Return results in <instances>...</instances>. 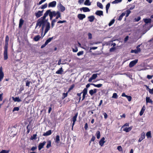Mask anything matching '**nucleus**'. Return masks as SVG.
Returning a JSON list of instances; mask_svg holds the SVG:
<instances>
[{
	"label": "nucleus",
	"mask_w": 153,
	"mask_h": 153,
	"mask_svg": "<svg viewBox=\"0 0 153 153\" xmlns=\"http://www.w3.org/2000/svg\"><path fill=\"white\" fill-rule=\"evenodd\" d=\"M48 21V19H46L41 17L37 21L35 28H36L38 26H39V28L42 25L41 30L42 31H43L44 28L45 27V28L44 32V35H45L50 28V23Z\"/></svg>",
	"instance_id": "f257e3e1"
},
{
	"label": "nucleus",
	"mask_w": 153,
	"mask_h": 153,
	"mask_svg": "<svg viewBox=\"0 0 153 153\" xmlns=\"http://www.w3.org/2000/svg\"><path fill=\"white\" fill-rule=\"evenodd\" d=\"M57 11H51V10H47L44 13L43 17H42L43 19H45L46 17L49 15L50 17V19L51 20L53 17H55L56 15Z\"/></svg>",
	"instance_id": "f03ea898"
},
{
	"label": "nucleus",
	"mask_w": 153,
	"mask_h": 153,
	"mask_svg": "<svg viewBox=\"0 0 153 153\" xmlns=\"http://www.w3.org/2000/svg\"><path fill=\"white\" fill-rule=\"evenodd\" d=\"M57 8L58 10L62 12L64 11L65 10V7L62 5L60 2L58 4Z\"/></svg>",
	"instance_id": "7ed1b4c3"
},
{
	"label": "nucleus",
	"mask_w": 153,
	"mask_h": 153,
	"mask_svg": "<svg viewBox=\"0 0 153 153\" xmlns=\"http://www.w3.org/2000/svg\"><path fill=\"white\" fill-rule=\"evenodd\" d=\"M138 60L135 59L130 62L129 65V66L130 68H131L135 65L137 62Z\"/></svg>",
	"instance_id": "20e7f679"
},
{
	"label": "nucleus",
	"mask_w": 153,
	"mask_h": 153,
	"mask_svg": "<svg viewBox=\"0 0 153 153\" xmlns=\"http://www.w3.org/2000/svg\"><path fill=\"white\" fill-rule=\"evenodd\" d=\"M56 2L55 1H53L49 3L48 4L49 7H56Z\"/></svg>",
	"instance_id": "39448f33"
},
{
	"label": "nucleus",
	"mask_w": 153,
	"mask_h": 153,
	"mask_svg": "<svg viewBox=\"0 0 153 153\" xmlns=\"http://www.w3.org/2000/svg\"><path fill=\"white\" fill-rule=\"evenodd\" d=\"M98 74H94L92 76L88 79V81L91 82L92 80L95 79L97 77V75Z\"/></svg>",
	"instance_id": "423d86ee"
},
{
	"label": "nucleus",
	"mask_w": 153,
	"mask_h": 153,
	"mask_svg": "<svg viewBox=\"0 0 153 153\" xmlns=\"http://www.w3.org/2000/svg\"><path fill=\"white\" fill-rule=\"evenodd\" d=\"M4 76V74L3 72L2 71V68L1 67L0 68V82H1Z\"/></svg>",
	"instance_id": "0eeeda50"
},
{
	"label": "nucleus",
	"mask_w": 153,
	"mask_h": 153,
	"mask_svg": "<svg viewBox=\"0 0 153 153\" xmlns=\"http://www.w3.org/2000/svg\"><path fill=\"white\" fill-rule=\"evenodd\" d=\"M43 11V10L42 11H39L35 13V16L37 18L39 17L42 15Z\"/></svg>",
	"instance_id": "6e6552de"
},
{
	"label": "nucleus",
	"mask_w": 153,
	"mask_h": 153,
	"mask_svg": "<svg viewBox=\"0 0 153 153\" xmlns=\"http://www.w3.org/2000/svg\"><path fill=\"white\" fill-rule=\"evenodd\" d=\"M85 14H79L77 15L78 18L81 20H82L83 19L85 18Z\"/></svg>",
	"instance_id": "1a4fd4ad"
},
{
	"label": "nucleus",
	"mask_w": 153,
	"mask_h": 153,
	"mask_svg": "<svg viewBox=\"0 0 153 153\" xmlns=\"http://www.w3.org/2000/svg\"><path fill=\"white\" fill-rule=\"evenodd\" d=\"M4 60H6L8 58L7 55V50H4Z\"/></svg>",
	"instance_id": "9d476101"
},
{
	"label": "nucleus",
	"mask_w": 153,
	"mask_h": 153,
	"mask_svg": "<svg viewBox=\"0 0 153 153\" xmlns=\"http://www.w3.org/2000/svg\"><path fill=\"white\" fill-rule=\"evenodd\" d=\"M46 143V142L44 141L42 143H40L39 144L38 146V149L39 150H40L45 145Z\"/></svg>",
	"instance_id": "9b49d317"
},
{
	"label": "nucleus",
	"mask_w": 153,
	"mask_h": 153,
	"mask_svg": "<svg viewBox=\"0 0 153 153\" xmlns=\"http://www.w3.org/2000/svg\"><path fill=\"white\" fill-rule=\"evenodd\" d=\"M105 139V138L104 137H103L100 141L99 143L101 146H103L104 144L105 143V141H104Z\"/></svg>",
	"instance_id": "f8f14e48"
},
{
	"label": "nucleus",
	"mask_w": 153,
	"mask_h": 153,
	"mask_svg": "<svg viewBox=\"0 0 153 153\" xmlns=\"http://www.w3.org/2000/svg\"><path fill=\"white\" fill-rule=\"evenodd\" d=\"M145 134L144 133H143L141 134L140 137L138 140V142H141L143 139L145 138Z\"/></svg>",
	"instance_id": "ddd939ff"
},
{
	"label": "nucleus",
	"mask_w": 153,
	"mask_h": 153,
	"mask_svg": "<svg viewBox=\"0 0 153 153\" xmlns=\"http://www.w3.org/2000/svg\"><path fill=\"white\" fill-rule=\"evenodd\" d=\"M95 14L97 15L101 16L103 15V12L101 10H97Z\"/></svg>",
	"instance_id": "4468645a"
},
{
	"label": "nucleus",
	"mask_w": 153,
	"mask_h": 153,
	"mask_svg": "<svg viewBox=\"0 0 153 153\" xmlns=\"http://www.w3.org/2000/svg\"><path fill=\"white\" fill-rule=\"evenodd\" d=\"M146 103L147 104L148 103H150L151 104H152L153 103L152 100L149 97H146Z\"/></svg>",
	"instance_id": "2eb2a0df"
},
{
	"label": "nucleus",
	"mask_w": 153,
	"mask_h": 153,
	"mask_svg": "<svg viewBox=\"0 0 153 153\" xmlns=\"http://www.w3.org/2000/svg\"><path fill=\"white\" fill-rule=\"evenodd\" d=\"M132 127L131 126L130 127H126L123 129V131H126V132H129L132 129Z\"/></svg>",
	"instance_id": "dca6fc26"
},
{
	"label": "nucleus",
	"mask_w": 153,
	"mask_h": 153,
	"mask_svg": "<svg viewBox=\"0 0 153 153\" xmlns=\"http://www.w3.org/2000/svg\"><path fill=\"white\" fill-rule=\"evenodd\" d=\"M12 99L15 102H19L22 101L20 99L19 97H12Z\"/></svg>",
	"instance_id": "f3484780"
},
{
	"label": "nucleus",
	"mask_w": 153,
	"mask_h": 153,
	"mask_svg": "<svg viewBox=\"0 0 153 153\" xmlns=\"http://www.w3.org/2000/svg\"><path fill=\"white\" fill-rule=\"evenodd\" d=\"M81 10H82L84 12H89L90 11V9L87 7H83L80 9Z\"/></svg>",
	"instance_id": "a211bd4d"
},
{
	"label": "nucleus",
	"mask_w": 153,
	"mask_h": 153,
	"mask_svg": "<svg viewBox=\"0 0 153 153\" xmlns=\"http://www.w3.org/2000/svg\"><path fill=\"white\" fill-rule=\"evenodd\" d=\"M52 133L51 132V130H49L47 131H46V132L44 133L43 134V135L44 136H48L49 135H50Z\"/></svg>",
	"instance_id": "6ab92c4d"
},
{
	"label": "nucleus",
	"mask_w": 153,
	"mask_h": 153,
	"mask_svg": "<svg viewBox=\"0 0 153 153\" xmlns=\"http://www.w3.org/2000/svg\"><path fill=\"white\" fill-rule=\"evenodd\" d=\"M63 72V70H62V67H61L59 68V70L56 72V73L57 74H62Z\"/></svg>",
	"instance_id": "aec40b11"
},
{
	"label": "nucleus",
	"mask_w": 153,
	"mask_h": 153,
	"mask_svg": "<svg viewBox=\"0 0 153 153\" xmlns=\"http://www.w3.org/2000/svg\"><path fill=\"white\" fill-rule=\"evenodd\" d=\"M54 39L55 38H54L53 36L52 37L49 38L48 39L46 40L45 42L46 43V44H48L52 40Z\"/></svg>",
	"instance_id": "412c9836"
},
{
	"label": "nucleus",
	"mask_w": 153,
	"mask_h": 153,
	"mask_svg": "<svg viewBox=\"0 0 153 153\" xmlns=\"http://www.w3.org/2000/svg\"><path fill=\"white\" fill-rule=\"evenodd\" d=\"M55 19H57L61 17V13L59 11H57Z\"/></svg>",
	"instance_id": "4be33fe9"
},
{
	"label": "nucleus",
	"mask_w": 153,
	"mask_h": 153,
	"mask_svg": "<svg viewBox=\"0 0 153 153\" xmlns=\"http://www.w3.org/2000/svg\"><path fill=\"white\" fill-rule=\"evenodd\" d=\"M88 18L89 19V21L91 22H93L94 19V17L93 16H91L88 17Z\"/></svg>",
	"instance_id": "5701e85b"
},
{
	"label": "nucleus",
	"mask_w": 153,
	"mask_h": 153,
	"mask_svg": "<svg viewBox=\"0 0 153 153\" xmlns=\"http://www.w3.org/2000/svg\"><path fill=\"white\" fill-rule=\"evenodd\" d=\"M24 22V21L22 19H20L19 24V28H20L22 27L23 24Z\"/></svg>",
	"instance_id": "b1692460"
},
{
	"label": "nucleus",
	"mask_w": 153,
	"mask_h": 153,
	"mask_svg": "<svg viewBox=\"0 0 153 153\" xmlns=\"http://www.w3.org/2000/svg\"><path fill=\"white\" fill-rule=\"evenodd\" d=\"M91 85L97 88H100L102 85L101 84H98L96 85L94 83H91Z\"/></svg>",
	"instance_id": "393cba45"
},
{
	"label": "nucleus",
	"mask_w": 153,
	"mask_h": 153,
	"mask_svg": "<svg viewBox=\"0 0 153 153\" xmlns=\"http://www.w3.org/2000/svg\"><path fill=\"white\" fill-rule=\"evenodd\" d=\"M125 13H123L121 14L119 16L118 19V20L119 21H121L122 19L123 16L125 15Z\"/></svg>",
	"instance_id": "a878e982"
},
{
	"label": "nucleus",
	"mask_w": 153,
	"mask_h": 153,
	"mask_svg": "<svg viewBox=\"0 0 153 153\" xmlns=\"http://www.w3.org/2000/svg\"><path fill=\"white\" fill-rule=\"evenodd\" d=\"M41 37L39 35L35 36L34 38V40L35 41H38L40 38Z\"/></svg>",
	"instance_id": "bb28decb"
},
{
	"label": "nucleus",
	"mask_w": 153,
	"mask_h": 153,
	"mask_svg": "<svg viewBox=\"0 0 153 153\" xmlns=\"http://www.w3.org/2000/svg\"><path fill=\"white\" fill-rule=\"evenodd\" d=\"M97 5L98 7L101 9H102L103 8V6L102 4L99 2H97Z\"/></svg>",
	"instance_id": "cd10ccee"
},
{
	"label": "nucleus",
	"mask_w": 153,
	"mask_h": 153,
	"mask_svg": "<svg viewBox=\"0 0 153 153\" xmlns=\"http://www.w3.org/2000/svg\"><path fill=\"white\" fill-rule=\"evenodd\" d=\"M84 4L86 5L89 6L91 5V2H90L89 0H85Z\"/></svg>",
	"instance_id": "c85d7f7f"
},
{
	"label": "nucleus",
	"mask_w": 153,
	"mask_h": 153,
	"mask_svg": "<svg viewBox=\"0 0 153 153\" xmlns=\"http://www.w3.org/2000/svg\"><path fill=\"white\" fill-rule=\"evenodd\" d=\"M144 22L146 23H150L151 22V19H144Z\"/></svg>",
	"instance_id": "c756f323"
},
{
	"label": "nucleus",
	"mask_w": 153,
	"mask_h": 153,
	"mask_svg": "<svg viewBox=\"0 0 153 153\" xmlns=\"http://www.w3.org/2000/svg\"><path fill=\"white\" fill-rule=\"evenodd\" d=\"M51 146V140H48V141L46 148L47 149L49 148Z\"/></svg>",
	"instance_id": "7c9ffc66"
},
{
	"label": "nucleus",
	"mask_w": 153,
	"mask_h": 153,
	"mask_svg": "<svg viewBox=\"0 0 153 153\" xmlns=\"http://www.w3.org/2000/svg\"><path fill=\"white\" fill-rule=\"evenodd\" d=\"M60 140L59 139V136L58 135H57L56 136V138L55 140V142L56 143H59V141Z\"/></svg>",
	"instance_id": "2f4dec72"
},
{
	"label": "nucleus",
	"mask_w": 153,
	"mask_h": 153,
	"mask_svg": "<svg viewBox=\"0 0 153 153\" xmlns=\"http://www.w3.org/2000/svg\"><path fill=\"white\" fill-rule=\"evenodd\" d=\"M146 86L147 89L148 90L149 92L151 94H153V88L152 89H151L149 88L146 85Z\"/></svg>",
	"instance_id": "473e14b6"
},
{
	"label": "nucleus",
	"mask_w": 153,
	"mask_h": 153,
	"mask_svg": "<svg viewBox=\"0 0 153 153\" xmlns=\"http://www.w3.org/2000/svg\"><path fill=\"white\" fill-rule=\"evenodd\" d=\"M110 3H108V4H107L106 6V13H108V10L110 7Z\"/></svg>",
	"instance_id": "72a5a7b5"
},
{
	"label": "nucleus",
	"mask_w": 153,
	"mask_h": 153,
	"mask_svg": "<svg viewBox=\"0 0 153 153\" xmlns=\"http://www.w3.org/2000/svg\"><path fill=\"white\" fill-rule=\"evenodd\" d=\"M78 115V113H77L72 118V121L74 122H75L76 121V118Z\"/></svg>",
	"instance_id": "f704fd0d"
},
{
	"label": "nucleus",
	"mask_w": 153,
	"mask_h": 153,
	"mask_svg": "<svg viewBox=\"0 0 153 153\" xmlns=\"http://www.w3.org/2000/svg\"><path fill=\"white\" fill-rule=\"evenodd\" d=\"M87 88H85L83 89L82 92L83 94L86 95L87 93Z\"/></svg>",
	"instance_id": "c9c22d12"
},
{
	"label": "nucleus",
	"mask_w": 153,
	"mask_h": 153,
	"mask_svg": "<svg viewBox=\"0 0 153 153\" xmlns=\"http://www.w3.org/2000/svg\"><path fill=\"white\" fill-rule=\"evenodd\" d=\"M146 136L148 138L151 137V131H149L147 132L146 134Z\"/></svg>",
	"instance_id": "e433bc0d"
},
{
	"label": "nucleus",
	"mask_w": 153,
	"mask_h": 153,
	"mask_svg": "<svg viewBox=\"0 0 153 153\" xmlns=\"http://www.w3.org/2000/svg\"><path fill=\"white\" fill-rule=\"evenodd\" d=\"M96 135H97V137L98 139H99L100 138V132L99 131H97L96 133Z\"/></svg>",
	"instance_id": "4c0bfd02"
},
{
	"label": "nucleus",
	"mask_w": 153,
	"mask_h": 153,
	"mask_svg": "<svg viewBox=\"0 0 153 153\" xmlns=\"http://www.w3.org/2000/svg\"><path fill=\"white\" fill-rule=\"evenodd\" d=\"M122 1V0H115L112 2V3L113 4L118 3L121 2Z\"/></svg>",
	"instance_id": "58836bf2"
},
{
	"label": "nucleus",
	"mask_w": 153,
	"mask_h": 153,
	"mask_svg": "<svg viewBox=\"0 0 153 153\" xmlns=\"http://www.w3.org/2000/svg\"><path fill=\"white\" fill-rule=\"evenodd\" d=\"M8 42H5V45L4 48V50H7Z\"/></svg>",
	"instance_id": "ea45409f"
},
{
	"label": "nucleus",
	"mask_w": 153,
	"mask_h": 153,
	"mask_svg": "<svg viewBox=\"0 0 153 153\" xmlns=\"http://www.w3.org/2000/svg\"><path fill=\"white\" fill-rule=\"evenodd\" d=\"M140 45H138L136 48V50L138 51V52H140L141 51V50L140 47Z\"/></svg>",
	"instance_id": "a19ab883"
},
{
	"label": "nucleus",
	"mask_w": 153,
	"mask_h": 153,
	"mask_svg": "<svg viewBox=\"0 0 153 153\" xmlns=\"http://www.w3.org/2000/svg\"><path fill=\"white\" fill-rule=\"evenodd\" d=\"M9 150H2L0 152V153H9Z\"/></svg>",
	"instance_id": "79ce46f5"
},
{
	"label": "nucleus",
	"mask_w": 153,
	"mask_h": 153,
	"mask_svg": "<svg viewBox=\"0 0 153 153\" xmlns=\"http://www.w3.org/2000/svg\"><path fill=\"white\" fill-rule=\"evenodd\" d=\"M114 21L115 20L114 19L112 20L108 24V25L110 26H111L114 23Z\"/></svg>",
	"instance_id": "37998d69"
},
{
	"label": "nucleus",
	"mask_w": 153,
	"mask_h": 153,
	"mask_svg": "<svg viewBox=\"0 0 153 153\" xmlns=\"http://www.w3.org/2000/svg\"><path fill=\"white\" fill-rule=\"evenodd\" d=\"M112 98L117 99L118 98V96L116 93H114L112 97Z\"/></svg>",
	"instance_id": "c03bdc74"
},
{
	"label": "nucleus",
	"mask_w": 153,
	"mask_h": 153,
	"mask_svg": "<svg viewBox=\"0 0 153 153\" xmlns=\"http://www.w3.org/2000/svg\"><path fill=\"white\" fill-rule=\"evenodd\" d=\"M37 136V135L36 134H34L33 136H32L31 137V140H35L36 139V137Z\"/></svg>",
	"instance_id": "a18cd8bd"
},
{
	"label": "nucleus",
	"mask_w": 153,
	"mask_h": 153,
	"mask_svg": "<svg viewBox=\"0 0 153 153\" xmlns=\"http://www.w3.org/2000/svg\"><path fill=\"white\" fill-rule=\"evenodd\" d=\"M48 6L47 4V3L45 4L44 5L42 6L41 8L42 9H44L47 7Z\"/></svg>",
	"instance_id": "49530a36"
},
{
	"label": "nucleus",
	"mask_w": 153,
	"mask_h": 153,
	"mask_svg": "<svg viewBox=\"0 0 153 153\" xmlns=\"http://www.w3.org/2000/svg\"><path fill=\"white\" fill-rule=\"evenodd\" d=\"M97 48V47H91L90 48V50L89 52H91V50H96Z\"/></svg>",
	"instance_id": "de8ad7c7"
},
{
	"label": "nucleus",
	"mask_w": 153,
	"mask_h": 153,
	"mask_svg": "<svg viewBox=\"0 0 153 153\" xmlns=\"http://www.w3.org/2000/svg\"><path fill=\"white\" fill-rule=\"evenodd\" d=\"M29 127V125H27V127H26V129L27 130V134H28L30 131V128Z\"/></svg>",
	"instance_id": "09e8293b"
},
{
	"label": "nucleus",
	"mask_w": 153,
	"mask_h": 153,
	"mask_svg": "<svg viewBox=\"0 0 153 153\" xmlns=\"http://www.w3.org/2000/svg\"><path fill=\"white\" fill-rule=\"evenodd\" d=\"M19 107H15L13 110V112H14V111H19Z\"/></svg>",
	"instance_id": "8fccbe9b"
},
{
	"label": "nucleus",
	"mask_w": 153,
	"mask_h": 153,
	"mask_svg": "<svg viewBox=\"0 0 153 153\" xmlns=\"http://www.w3.org/2000/svg\"><path fill=\"white\" fill-rule=\"evenodd\" d=\"M117 149L120 152L123 151L122 148L121 146H118L117 147Z\"/></svg>",
	"instance_id": "3c124183"
},
{
	"label": "nucleus",
	"mask_w": 153,
	"mask_h": 153,
	"mask_svg": "<svg viewBox=\"0 0 153 153\" xmlns=\"http://www.w3.org/2000/svg\"><path fill=\"white\" fill-rule=\"evenodd\" d=\"M128 101H130L131 100V97L130 96H127L126 97Z\"/></svg>",
	"instance_id": "603ef678"
},
{
	"label": "nucleus",
	"mask_w": 153,
	"mask_h": 153,
	"mask_svg": "<svg viewBox=\"0 0 153 153\" xmlns=\"http://www.w3.org/2000/svg\"><path fill=\"white\" fill-rule=\"evenodd\" d=\"M140 16H138L137 18H135L134 19V21L135 22H138L140 19Z\"/></svg>",
	"instance_id": "864d4df0"
},
{
	"label": "nucleus",
	"mask_w": 153,
	"mask_h": 153,
	"mask_svg": "<svg viewBox=\"0 0 153 153\" xmlns=\"http://www.w3.org/2000/svg\"><path fill=\"white\" fill-rule=\"evenodd\" d=\"M88 39H91L92 38V34L90 33H88Z\"/></svg>",
	"instance_id": "5fc2aeb1"
},
{
	"label": "nucleus",
	"mask_w": 153,
	"mask_h": 153,
	"mask_svg": "<svg viewBox=\"0 0 153 153\" xmlns=\"http://www.w3.org/2000/svg\"><path fill=\"white\" fill-rule=\"evenodd\" d=\"M89 93L91 96H92L94 94H95L92 89L91 90L89 91Z\"/></svg>",
	"instance_id": "6e6d98bb"
},
{
	"label": "nucleus",
	"mask_w": 153,
	"mask_h": 153,
	"mask_svg": "<svg viewBox=\"0 0 153 153\" xmlns=\"http://www.w3.org/2000/svg\"><path fill=\"white\" fill-rule=\"evenodd\" d=\"M83 53V51H79L77 53V55L78 56H80V55H82Z\"/></svg>",
	"instance_id": "4d7b16f0"
},
{
	"label": "nucleus",
	"mask_w": 153,
	"mask_h": 153,
	"mask_svg": "<svg viewBox=\"0 0 153 153\" xmlns=\"http://www.w3.org/2000/svg\"><path fill=\"white\" fill-rule=\"evenodd\" d=\"M68 95V93H63V97H62V99H64Z\"/></svg>",
	"instance_id": "13d9d810"
},
{
	"label": "nucleus",
	"mask_w": 153,
	"mask_h": 153,
	"mask_svg": "<svg viewBox=\"0 0 153 153\" xmlns=\"http://www.w3.org/2000/svg\"><path fill=\"white\" fill-rule=\"evenodd\" d=\"M95 137L94 136H93L92 137V138H91V140L89 142L90 144L91 143V141H94V140H95Z\"/></svg>",
	"instance_id": "bf43d9fd"
},
{
	"label": "nucleus",
	"mask_w": 153,
	"mask_h": 153,
	"mask_svg": "<svg viewBox=\"0 0 153 153\" xmlns=\"http://www.w3.org/2000/svg\"><path fill=\"white\" fill-rule=\"evenodd\" d=\"M74 87V85H71V86L69 88L68 91H70L71 90H72L73 88Z\"/></svg>",
	"instance_id": "052dcab7"
},
{
	"label": "nucleus",
	"mask_w": 153,
	"mask_h": 153,
	"mask_svg": "<svg viewBox=\"0 0 153 153\" xmlns=\"http://www.w3.org/2000/svg\"><path fill=\"white\" fill-rule=\"evenodd\" d=\"M46 0H41L39 3L38 4V5H40L42 4V3L45 2L46 1Z\"/></svg>",
	"instance_id": "680f3d73"
},
{
	"label": "nucleus",
	"mask_w": 153,
	"mask_h": 153,
	"mask_svg": "<svg viewBox=\"0 0 153 153\" xmlns=\"http://www.w3.org/2000/svg\"><path fill=\"white\" fill-rule=\"evenodd\" d=\"M30 83H31V82L30 81H26V86H28V87H29L30 85Z\"/></svg>",
	"instance_id": "e2e57ef3"
},
{
	"label": "nucleus",
	"mask_w": 153,
	"mask_h": 153,
	"mask_svg": "<svg viewBox=\"0 0 153 153\" xmlns=\"http://www.w3.org/2000/svg\"><path fill=\"white\" fill-rule=\"evenodd\" d=\"M131 52L132 53H138V51L136 50V49L134 50H132L131 51Z\"/></svg>",
	"instance_id": "0e129e2a"
},
{
	"label": "nucleus",
	"mask_w": 153,
	"mask_h": 153,
	"mask_svg": "<svg viewBox=\"0 0 153 153\" xmlns=\"http://www.w3.org/2000/svg\"><path fill=\"white\" fill-rule=\"evenodd\" d=\"M65 22H66V21L65 20H63V21L59 20L57 22V23H65Z\"/></svg>",
	"instance_id": "69168bd1"
},
{
	"label": "nucleus",
	"mask_w": 153,
	"mask_h": 153,
	"mask_svg": "<svg viewBox=\"0 0 153 153\" xmlns=\"http://www.w3.org/2000/svg\"><path fill=\"white\" fill-rule=\"evenodd\" d=\"M37 148V147L36 146H33L32 148H31V150H32L33 151H34Z\"/></svg>",
	"instance_id": "338daca9"
},
{
	"label": "nucleus",
	"mask_w": 153,
	"mask_h": 153,
	"mask_svg": "<svg viewBox=\"0 0 153 153\" xmlns=\"http://www.w3.org/2000/svg\"><path fill=\"white\" fill-rule=\"evenodd\" d=\"M115 48L112 47L110 49L109 51L110 52H112L113 51L115 50Z\"/></svg>",
	"instance_id": "774afa93"
}]
</instances>
